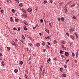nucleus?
Segmentation results:
<instances>
[{
	"instance_id": "obj_1",
	"label": "nucleus",
	"mask_w": 79,
	"mask_h": 79,
	"mask_svg": "<svg viewBox=\"0 0 79 79\" xmlns=\"http://www.w3.org/2000/svg\"><path fill=\"white\" fill-rule=\"evenodd\" d=\"M32 11V9L29 8L27 10V11L28 12H31Z\"/></svg>"
},
{
	"instance_id": "obj_2",
	"label": "nucleus",
	"mask_w": 79,
	"mask_h": 79,
	"mask_svg": "<svg viewBox=\"0 0 79 79\" xmlns=\"http://www.w3.org/2000/svg\"><path fill=\"white\" fill-rule=\"evenodd\" d=\"M65 56H69V53L68 52H66L65 53Z\"/></svg>"
},
{
	"instance_id": "obj_3",
	"label": "nucleus",
	"mask_w": 79,
	"mask_h": 79,
	"mask_svg": "<svg viewBox=\"0 0 79 79\" xmlns=\"http://www.w3.org/2000/svg\"><path fill=\"white\" fill-rule=\"evenodd\" d=\"M21 10L24 13H26V10H24V9L22 8Z\"/></svg>"
},
{
	"instance_id": "obj_4",
	"label": "nucleus",
	"mask_w": 79,
	"mask_h": 79,
	"mask_svg": "<svg viewBox=\"0 0 79 79\" xmlns=\"http://www.w3.org/2000/svg\"><path fill=\"white\" fill-rule=\"evenodd\" d=\"M15 22H18V21H19V19H18V18L15 17Z\"/></svg>"
},
{
	"instance_id": "obj_5",
	"label": "nucleus",
	"mask_w": 79,
	"mask_h": 79,
	"mask_svg": "<svg viewBox=\"0 0 79 79\" xmlns=\"http://www.w3.org/2000/svg\"><path fill=\"white\" fill-rule=\"evenodd\" d=\"M77 58H78V51L77 50V52L76 53Z\"/></svg>"
},
{
	"instance_id": "obj_6",
	"label": "nucleus",
	"mask_w": 79,
	"mask_h": 79,
	"mask_svg": "<svg viewBox=\"0 0 79 79\" xmlns=\"http://www.w3.org/2000/svg\"><path fill=\"white\" fill-rule=\"evenodd\" d=\"M24 24H25V25H28V24L26 22V20H24Z\"/></svg>"
},
{
	"instance_id": "obj_7",
	"label": "nucleus",
	"mask_w": 79,
	"mask_h": 79,
	"mask_svg": "<svg viewBox=\"0 0 79 79\" xmlns=\"http://www.w3.org/2000/svg\"><path fill=\"white\" fill-rule=\"evenodd\" d=\"M1 64H2V66H5V62H4L3 61L1 62Z\"/></svg>"
},
{
	"instance_id": "obj_8",
	"label": "nucleus",
	"mask_w": 79,
	"mask_h": 79,
	"mask_svg": "<svg viewBox=\"0 0 79 79\" xmlns=\"http://www.w3.org/2000/svg\"><path fill=\"white\" fill-rule=\"evenodd\" d=\"M62 76L63 77H65L66 76V74H63L62 75Z\"/></svg>"
},
{
	"instance_id": "obj_9",
	"label": "nucleus",
	"mask_w": 79,
	"mask_h": 79,
	"mask_svg": "<svg viewBox=\"0 0 79 79\" xmlns=\"http://www.w3.org/2000/svg\"><path fill=\"white\" fill-rule=\"evenodd\" d=\"M45 31H46V32H47L48 34H49L50 33V31H49V30H48L47 29H46L45 30Z\"/></svg>"
},
{
	"instance_id": "obj_10",
	"label": "nucleus",
	"mask_w": 79,
	"mask_h": 79,
	"mask_svg": "<svg viewBox=\"0 0 79 79\" xmlns=\"http://www.w3.org/2000/svg\"><path fill=\"white\" fill-rule=\"evenodd\" d=\"M73 31H74V29L71 28L70 29V32H73Z\"/></svg>"
},
{
	"instance_id": "obj_11",
	"label": "nucleus",
	"mask_w": 79,
	"mask_h": 79,
	"mask_svg": "<svg viewBox=\"0 0 79 79\" xmlns=\"http://www.w3.org/2000/svg\"><path fill=\"white\" fill-rule=\"evenodd\" d=\"M22 16H24L25 18H26V17H27V15H26L24 14H22Z\"/></svg>"
},
{
	"instance_id": "obj_12",
	"label": "nucleus",
	"mask_w": 79,
	"mask_h": 79,
	"mask_svg": "<svg viewBox=\"0 0 79 79\" xmlns=\"http://www.w3.org/2000/svg\"><path fill=\"white\" fill-rule=\"evenodd\" d=\"M76 5V4H72L71 6V8H73V7H74V6Z\"/></svg>"
},
{
	"instance_id": "obj_13",
	"label": "nucleus",
	"mask_w": 79,
	"mask_h": 79,
	"mask_svg": "<svg viewBox=\"0 0 79 79\" xmlns=\"http://www.w3.org/2000/svg\"><path fill=\"white\" fill-rule=\"evenodd\" d=\"M70 38H71L73 40H74V36H73V35L70 36Z\"/></svg>"
},
{
	"instance_id": "obj_14",
	"label": "nucleus",
	"mask_w": 79,
	"mask_h": 79,
	"mask_svg": "<svg viewBox=\"0 0 79 79\" xmlns=\"http://www.w3.org/2000/svg\"><path fill=\"white\" fill-rule=\"evenodd\" d=\"M18 69H15L14 70V72L15 73H18Z\"/></svg>"
},
{
	"instance_id": "obj_15",
	"label": "nucleus",
	"mask_w": 79,
	"mask_h": 79,
	"mask_svg": "<svg viewBox=\"0 0 79 79\" xmlns=\"http://www.w3.org/2000/svg\"><path fill=\"white\" fill-rule=\"evenodd\" d=\"M51 60V59H50V58H49L48 60H47V62L48 63H50V60Z\"/></svg>"
},
{
	"instance_id": "obj_16",
	"label": "nucleus",
	"mask_w": 79,
	"mask_h": 79,
	"mask_svg": "<svg viewBox=\"0 0 79 79\" xmlns=\"http://www.w3.org/2000/svg\"><path fill=\"white\" fill-rule=\"evenodd\" d=\"M19 5L20 6H21V7H22V6H23V3H21L19 4Z\"/></svg>"
},
{
	"instance_id": "obj_17",
	"label": "nucleus",
	"mask_w": 79,
	"mask_h": 79,
	"mask_svg": "<svg viewBox=\"0 0 79 79\" xmlns=\"http://www.w3.org/2000/svg\"><path fill=\"white\" fill-rule=\"evenodd\" d=\"M22 37L23 39V40H24V39H25V37H24V35H22Z\"/></svg>"
},
{
	"instance_id": "obj_18",
	"label": "nucleus",
	"mask_w": 79,
	"mask_h": 79,
	"mask_svg": "<svg viewBox=\"0 0 79 79\" xmlns=\"http://www.w3.org/2000/svg\"><path fill=\"white\" fill-rule=\"evenodd\" d=\"M15 44V42L14 41H13L12 44V45H14V46L16 44Z\"/></svg>"
},
{
	"instance_id": "obj_19",
	"label": "nucleus",
	"mask_w": 79,
	"mask_h": 79,
	"mask_svg": "<svg viewBox=\"0 0 79 79\" xmlns=\"http://www.w3.org/2000/svg\"><path fill=\"white\" fill-rule=\"evenodd\" d=\"M61 43L63 44H65V42H64V40H62L61 41Z\"/></svg>"
},
{
	"instance_id": "obj_20",
	"label": "nucleus",
	"mask_w": 79,
	"mask_h": 79,
	"mask_svg": "<svg viewBox=\"0 0 79 79\" xmlns=\"http://www.w3.org/2000/svg\"><path fill=\"white\" fill-rule=\"evenodd\" d=\"M7 50H8V51H9V50H10V49H11V47H7Z\"/></svg>"
},
{
	"instance_id": "obj_21",
	"label": "nucleus",
	"mask_w": 79,
	"mask_h": 79,
	"mask_svg": "<svg viewBox=\"0 0 79 79\" xmlns=\"http://www.w3.org/2000/svg\"><path fill=\"white\" fill-rule=\"evenodd\" d=\"M10 21L11 22H13V18L12 17H10Z\"/></svg>"
},
{
	"instance_id": "obj_22",
	"label": "nucleus",
	"mask_w": 79,
	"mask_h": 79,
	"mask_svg": "<svg viewBox=\"0 0 79 79\" xmlns=\"http://www.w3.org/2000/svg\"><path fill=\"white\" fill-rule=\"evenodd\" d=\"M45 39H48L49 40L50 39V36H48L47 37H45Z\"/></svg>"
},
{
	"instance_id": "obj_23",
	"label": "nucleus",
	"mask_w": 79,
	"mask_h": 79,
	"mask_svg": "<svg viewBox=\"0 0 79 79\" xmlns=\"http://www.w3.org/2000/svg\"><path fill=\"white\" fill-rule=\"evenodd\" d=\"M36 45L37 47H39L40 46V44L37 43L36 44Z\"/></svg>"
},
{
	"instance_id": "obj_24",
	"label": "nucleus",
	"mask_w": 79,
	"mask_h": 79,
	"mask_svg": "<svg viewBox=\"0 0 79 79\" xmlns=\"http://www.w3.org/2000/svg\"><path fill=\"white\" fill-rule=\"evenodd\" d=\"M42 45H43V46H44L45 45V43L44 42H43L42 43Z\"/></svg>"
},
{
	"instance_id": "obj_25",
	"label": "nucleus",
	"mask_w": 79,
	"mask_h": 79,
	"mask_svg": "<svg viewBox=\"0 0 79 79\" xmlns=\"http://www.w3.org/2000/svg\"><path fill=\"white\" fill-rule=\"evenodd\" d=\"M43 3H44V4H46V3H47V1L46 0H45L44 1Z\"/></svg>"
},
{
	"instance_id": "obj_26",
	"label": "nucleus",
	"mask_w": 79,
	"mask_h": 79,
	"mask_svg": "<svg viewBox=\"0 0 79 79\" xmlns=\"http://www.w3.org/2000/svg\"><path fill=\"white\" fill-rule=\"evenodd\" d=\"M43 75H44V73H45V69H43Z\"/></svg>"
},
{
	"instance_id": "obj_27",
	"label": "nucleus",
	"mask_w": 79,
	"mask_h": 79,
	"mask_svg": "<svg viewBox=\"0 0 79 79\" xmlns=\"http://www.w3.org/2000/svg\"><path fill=\"white\" fill-rule=\"evenodd\" d=\"M72 55L73 56H75V54H74V52H73L72 53Z\"/></svg>"
},
{
	"instance_id": "obj_28",
	"label": "nucleus",
	"mask_w": 79,
	"mask_h": 79,
	"mask_svg": "<svg viewBox=\"0 0 79 79\" xmlns=\"http://www.w3.org/2000/svg\"><path fill=\"white\" fill-rule=\"evenodd\" d=\"M60 71L61 72L63 71V68H60Z\"/></svg>"
},
{
	"instance_id": "obj_29",
	"label": "nucleus",
	"mask_w": 79,
	"mask_h": 79,
	"mask_svg": "<svg viewBox=\"0 0 79 79\" xmlns=\"http://www.w3.org/2000/svg\"><path fill=\"white\" fill-rule=\"evenodd\" d=\"M13 30H14V31H17V28H14Z\"/></svg>"
},
{
	"instance_id": "obj_30",
	"label": "nucleus",
	"mask_w": 79,
	"mask_h": 79,
	"mask_svg": "<svg viewBox=\"0 0 79 79\" xmlns=\"http://www.w3.org/2000/svg\"><path fill=\"white\" fill-rule=\"evenodd\" d=\"M23 61H21L20 62V64H21V65H22L23 64Z\"/></svg>"
},
{
	"instance_id": "obj_31",
	"label": "nucleus",
	"mask_w": 79,
	"mask_h": 79,
	"mask_svg": "<svg viewBox=\"0 0 79 79\" xmlns=\"http://www.w3.org/2000/svg\"><path fill=\"white\" fill-rule=\"evenodd\" d=\"M20 41L23 43V44H24V41L23 40H20Z\"/></svg>"
},
{
	"instance_id": "obj_32",
	"label": "nucleus",
	"mask_w": 79,
	"mask_h": 79,
	"mask_svg": "<svg viewBox=\"0 0 79 79\" xmlns=\"http://www.w3.org/2000/svg\"><path fill=\"white\" fill-rule=\"evenodd\" d=\"M61 21H63V20H64V18H63V17H62L61 18Z\"/></svg>"
},
{
	"instance_id": "obj_33",
	"label": "nucleus",
	"mask_w": 79,
	"mask_h": 79,
	"mask_svg": "<svg viewBox=\"0 0 79 79\" xmlns=\"http://www.w3.org/2000/svg\"><path fill=\"white\" fill-rule=\"evenodd\" d=\"M12 11L13 12V13H15V9H12Z\"/></svg>"
},
{
	"instance_id": "obj_34",
	"label": "nucleus",
	"mask_w": 79,
	"mask_h": 79,
	"mask_svg": "<svg viewBox=\"0 0 79 79\" xmlns=\"http://www.w3.org/2000/svg\"><path fill=\"white\" fill-rule=\"evenodd\" d=\"M57 43V41H56V40H54V44H56V43Z\"/></svg>"
},
{
	"instance_id": "obj_35",
	"label": "nucleus",
	"mask_w": 79,
	"mask_h": 79,
	"mask_svg": "<svg viewBox=\"0 0 79 79\" xmlns=\"http://www.w3.org/2000/svg\"><path fill=\"white\" fill-rule=\"evenodd\" d=\"M32 44H31V43L29 44V46H32Z\"/></svg>"
},
{
	"instance_id": "obj_36",
	"label": "nucleus",
	"mask_w": 79,
	"mask_h": 79,
	"mask_svg": "<svg viewBox=\"0 0 79 79\" xmlns=\"http://www.w3.org/2000/svg\"><path fill=\"white\" fill-rule=\"evenodd\" d=\"M36 27H37V25H36L35 27H33V29H35Z\"/></svg>"
},
{
	"instance_id": "obj_37",
	"label": "nucleus",
	"mask_w": 79,
	"mask_h": 79,
	"mask_svg": "<svg viewBox=\"0 0 79 79\" xmlns=\"http://www.w3.org/2000/svg\"><path fill=\"white\" fill-rule=\"evenodd\" d=\"M1 13H3V10L2 9L1 10Z\"/></svg>"
},
{
	"instance_id": "obj_38",
	"label": "nucleus",
	"mask_w": 79,
	"mask_h": 79,
	"mask_svg": "<svg viewBox=\"0 0 79 79\" xmlns=\"http://www.w3.org/2000/svg\"><path fill=\"white\" fill-rule=\"evenodd\" d=\"M46 50V49H43V52H44V53H45V51Z\"/></svg>"
},
{
	"instance_id": "obj_39",
	"label": "nucleus",
	"mask_w": 79,
	"mask_h": 79,
	"mask_svg": "<svg viewBox=\"0 0 79 79\" xmlns=\"http://www.w3.org/2000/svg\"><path fill=\"white\" fill-rule=\"evenodd\" d=\"M24 30H25V31H27V28L25 27H24Z\"/></svg>"
},
{
	"instance_id": "obj_40",
	"label": "nucleus",
	"mask_w": 79,
	"mask_h": 79,
	"mask_svg": "<svg viewBox=\"0 0 79 79\" xmlns=\"http://www.w3.org/2000/svg\"><path fill=\"white\" fill-rule=\"evenodd\" d=\"M16 2L17 3H19V0H17Z\"/></svg>"
},
{
	"instance_id": "obj_41",
	"label": "nucleus",
	"mask_w": 79,
	"mask_h": 79,
	"mask_svg": "<svg viewBox=\"0 0 79 79\" xmlns=\"http://www.w3.org/2000/svg\"><path fill=\"white\" fill-rule=\"evenodd\" d=\"M66 34V35H67V36H68V37H69V34H68V33H67Z\"/></svg>"
},
{
	"instance_id": "obj_42",
	"label": "nucleus",
	"mask_w": 79,
	"mask_h": 79,
	"mask_svg": "<svg viewBox=\"0 0 79 79\" xmlns=\"http://www.w3.org/2000/svg\"><path fill=\"white\" fill-rule=\"evenodd\" d=\"M20 30H21V28H20V27H19L18 28V31H20Z\"/></svg>"
},
{
	"instance_id": "obj_43",
	"label": "nucleus",
	"mask_w": 79,
	"mask_h": 79,
	"mask_svg": "<svg viewBox=\"0 0 79 79\" xmlns=\"http://www.w3.org/2000/svg\"><path fill=\"white\" fill-rule=\"evenodd\" d=\"M40 22H41V23H43V19H41L40 20Z\"/></svg>"
},
{
	"instance_id": "obj_44",
	"label": "nucleus",
	"mask_w": 79,
	"mask_h": 79,
	"mask_svg": "<svg viewBox=\"0 0 79 79\" xmlns=\"http://www.w3.org/2000/svg\"><path fill=\"white\" fill-rule=\"evenodd\" d=\"M63 51H62V50H60V53H63Z\"/></svg>"
},
{
	"instance_id": "obj_45",
	"label": "nucleus",
	"mask_w": 79,
	"mask_h": 79,
	"mask_svg": "<svg viewBox=\"0 0 79 79\" xmlns=\"http://www.w3.org/2000/svg\"><path fill=\"white\" fill-rule=\"evenodd\" d=\"M43 67V66L42 65L41 66V67L40 68V71H41V70H42V68Z\"/></svg>"
},
{
	"instance_id": "obj_46",
	"label": "nucleus",
	"mask_w": 79,
	"mask_h": 79,
	"mask_svg": "<svg viewBox=\"0 0 79 79\" xmlns=\"http://www.w3.org/2000/svg\"><path fill=\"white\" fill-rule=\"evenodd\" d=\"M2 56V53H0V57Z\"/></svg>"
},
{
	"instance_id": "obj_47",
	"label": "nucleus",
	"mask_w": 79,
	"mask_h": 79,
	"mask_svg": "<svg viewBox=\"0 0 79 79\" xmlns=\"http://www.w3.org/2000/svg\"><path fill=\"white\" fill-rule=\"evenodd\" d=\"M62 4H63V2H62V3H60V4L59 5H60V6H61V5H62Z\"/></svg>"
},
{
	"instance_id": "obj_48",
	"label": "nucleus",
	"mask_w": 79,
	"mask_h": 79,
	"mask_svg": "<svg viewBox=\"0 0 79 79\" xmlns=\"http://www.w3.org/2000/svg\"><path fill=\"white\" fill-rule=\"evenodd\" d=\"M25 77H26V78H27V75H26V74H25Z\"/></svg>"
},
{
	"instance_id": "obj_49",
	"label": "nucleus",
	"mask_w": 79,
	"mask_h": 79,
	"mask_svg": "<svg viewBox=\"0 0 79 79\" xmlns=\"http://www.w3.org/2000/svg\"><path fill=\"white\" fill-rule=\"evenodd\" d=\"M64 45H62V48H64Z\"/></svg>"
},
{
	"instance_id": "obj_50",
	"label": "nucleus",
	"mask_w": 79,
	"mask_h": 79,
	"mask_svg": "<svg viewBox=\"0 0 79 79\" xmlns=\"http://www.w3.org/2000/svg\"><path fill=\"white\" fill-rule=\"evenodd\" d=\"M71 3V1H70L69 2H68V4H70V3Z\"/></svg>"
},
{
	"instance_id": "obj_51",
	"label": "nucleus",
	"mask_w": 79,
	"mask_h": 79,
	"mask_svg": "<svg viewBox=\"0 0 79 79\" xmlns=\"http://www.w3.org/2000/svg\"><path fill=\"white\" fill-rule=\"evenodd\" d=\"M58 20L59 21H61V19H60V18L58 19Z\"/></svg>"
},
{
	"instance_id": "obj_52",
	"label": "nucleus",
	"mask_w": 79,
	"mask_h": 79,
	"mask_svg": "<svg viewBox=\"0 0 79 79\" xmlns=\"http://www.w3.org/2000/svg\"><path fill=\"white\" fill-rule=\"evenodd\" d=\"M64 50H66V47H64Z\"/></svg>"
},
{
	"instance_id": "obj_53",
	"label": "nucleus",
	"mask_w": 79,
	"mask_h": 79,
	"mask_svg": "<svg viewBox=\"0 0 79 79\" xmlns=\"http://www.w3.org/2000/svg\"><path fill=\"white\" fill-rule=\"evenodd\" d=\"M47 44L48 45H50V42H48Z\"/></svg>"
},
{
	"instance_id": "obj_54",
	"label": "nucleus",
	"mask_w": 79,
	"mask_h": 79,
	"mask_svg": "<svg viewBox=\"0 0 79 79\" xmlns=\"http://www.w3.org/2000/svg\"><path fill=\"white\" fill-rule=\"evenodd\" d=\"M49 26H51V25H51V23H50V22H49Z\"/></svg>"
},
{
	"instance_id": "obj_55",
	"label": "nucleus",
	"mask_w": 79,
	"mask_h": 79,
	"mask_svg": "<svg viewBox=\"0 0 79 79\" xmlns=\"http://www.w3.org/2000/svg\"><path fill=\"white\" fill-rule=\"evenodd\" d=\"M15 41H16V42H18V40L16 38L15 39Z\"/></svg>"
},
{
	"instance_id": "obj_56",
	"label": "nucleus",
	"mask_w": 79,
	"mask_h": 79,
	"mask_svg": "<svg viewBox=\"0 0 79 79\" xmlns=\"http://www.w3.org/2000/svg\"><path fill=\"white\" fill-rule=\"evenodd\" d=\"M54 60H55V61H56V59L55 58H54Z\"/></svg>"
},
{
	"instance_id": "obj_57",
	"label": "nucleus",
	"mask_w": 79,
	"mask_h": 79,
	"mask_svg": "<svg viewBox=\"0 0 79 79\" xmlns=\"http://www.w3.org/2000/svg\"><path fill=\"white\" fill-rule=\"evenodd\" d=\"M52 0H50V2L52 3V2H53V1H52Z\"/></svg>"
},
{
	"instance_id": "obj_58",
	"label": "nucleus",
	"mask_w": 79,
	"mask_h": 79,
	"mask_svg": "<svg viewBox=\"0 0 79 79\" xmlns=\"http://www.w3.org/2000/svg\"><path fill=\"white\" fill-rule=\"evenodd\" d=\"M73 18H74V19H76V18L75 16H73Z\"/></svg>"
},
{
	"instance_id": "obj_59",
	"label": "nucleus",
	"mask_w": 79,
	"mask_h": 79,
	"mask_svg": "<svg viewBox=\"0 0 79 79\" xmlns=\"http://www.w3.org/2000/svg\"><path fill=\"white\" fill-rule=\"evenodd\" d=\"M69 61V59H68L67 60V62H68V61Z\"/></svg>"
},
{
	"instance_id": "obj_60",
	"label": "nucleus",
	"mask_w": 79,
	"mask_h": 79,
	"mask_svg": "<svg viewBox=\"0 0 79 79\" xmlns=\"http://www.w3.org/2000/svg\"><path fill=\"white\" fill-rule=\"evenodd\" d=\"M75 35H76V36H77V34L75 33Z\"/></svg>"
},
{
	"instance_id": "obj_61",
	"label": "nucleus",
	"mask_w": 79,
	"mask_h": 79,
	"mask_svg": "<svg viewBox=\"0 0 79 79\" xmlns=\"http://www.w3.org/2000/svg\"><path fill=\"white\" fill-rule=\"evenodd\" d=\"M64 68H66L67 67V66L66 65H65L64 66Z\"/></svg>"
},
{
	"instance_id": "obj_62",
	"label": "nucleus",
	"mask_w": 79,
	"mask_h": 79,
	"mask_svg": "<svg viewBox=\"0 0 79 79\" xmlns=\"http://www.w3.org/2000/svg\"><path fill=\"white\" fill-rule=\"evenodd\" d=\"M75 63H77V60H75Z\"/></svg>"
},
{
	"instance_id": "obj_63",
	"label": "nucleus",
	"mask_w": 79,
	"mask_h": 79,
	"mask_svg": "<svg viewBox=\"0 0 79 79\" xmlns=\"http://www.w3.org/2000/svg\"><path fill=\"white\" fill-rule=\"evenodd\" d=\"M76 38H78V35L76 36Z\"/></svg>"
},
{
	"instance_id": "obj_64",
	"label": "nucleus",
	"mask_w": 79,
	"mask_h": 79,
	"mask_svg": "<svg viewBox=\"0 0 79 79\" xmlns=\"http://www.w3.org/2000/svg\"><path fill=\"white\" fill-rule=\"evenodd\" d=\"M40 35H42V34L41 33H40Z\"/></svg>"
}]
</instances>
